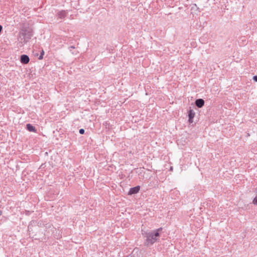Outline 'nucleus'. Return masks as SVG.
Segmentation results:
<instances>
[{
  "label": "nucleus",
  "instance_id": "9d476101",
  "mask_svg": "<svg viewBox=\"0 0 257 257\" xmlns=\"http://www.w3.org/2000/svg\"><path fill=\"white\" fill-rule=\"evenodd\" d=\"M253 203L254 204H257V197H255L253 200Z\"/></svg>",
  "mask_w": 257,
  "mask_h": 257
},
{
  "label": "nucleus",
  "instance_id": "6e6552de",
  "mask_svg": "<svg viewBox=\"0 0 257 257\" xmlns=\"http://www.w3.org/2000/svg\"><path fill=\"white\" fill-rule=\"evenodd\" d=\"M44 55V51L43 50H42L41 51V54H40V55L39 56V60H42L43 58V56Z\"/></svg>",
  "mask_w": 257,
  "mask_h": 257
},
{
  "label": "nucleus",
  "instance_id": "f03ea898",
  "mask_svg": "<svg viewBox=\"0 0 257 257\" xmlns=\"http://www.w3.org/2000/svg\"><path fill=\"white\" fill-rule=\"evenodd\" d=\"M67 15V12L64 10H62V11L58 12V13H57V15H56L58 18L61 19H64V18H65L66 17Z\"/></svg>",
  "mask_w": 257,
  "mask_h": 257
},
{
  "label": "nucleus",
  "instance_id": "ddd939ff",
  "mask_svg": "<svg viewBox=\"0 0 257 257\" xmlns=\"http://www.w3.org/2000/svg\"><path fill=\"white\" fill-rule=\"evenodd\" d=\"M2 29H3L2 26L1 25H0V33L1 32Z\"/></svg>",
  "mask_w": 257,
  "mask_h": 257
},
{
  "label": "nucleus",
  "instance_id": "f257e3e1",
  "mask_svg": "<svg viewBox=\"0 0 257 257\" xmlns=\"http://www.w3.org/2000/svg\"><path fill=\"white\" fill-rule=\"evenodd\" d=\"M162 228H159L153 231H145L142 230V235L146 238L145 244L147 245L153 244L157 241V237L160 236Z\"/></svg>",
  "mask_w": 257,
  "mask_h": 257
},
{
  "label": "nucleus",
  "instance_id": "423d86ee",
  "mask_svg": "<svg viewBox=\"0 0 257 257\" xmlns=\"http://www.w3.org/2000/svg\"><path fill=\"white\" fill-rule=\"evenodd\" d=\"M195 104L198 107L201 108L204 104V100L201 98L197 99L195 101Z\"/></svg>",
  "mask_w": 257,
  "mask_h": 257
},
{
  "label": "nucleus",
  "instance_id": "0eeeda50",
  "mask_svg": "<svg viewBox=\"0 0 257 257\" xmlns=\"http://www.w3.org/2000/svg\"><path fill=\"white\" fill-rule=\"evenodd\" d=\"M26 127L27 130L31 132H36V130L34 126H33L31 124L28 123L26 125Z\"/></svg>",
  "mask_w": 257,
  "mask_h": 257
},
{
  "label": "nucleus",
  "instance_id": "7ed1b4c3",
  "mask_svg": "<svg viewBox=\"0 0 257 257\" xmlns=\"http://www.w3.org/2000/svg\"><path fill=\"white\" fill-rule=\"evenodd\" d=\"M30 61L29 57L27 55H22L21 56V62L23 64H26L29 63Z\"/></svg>",
  "mask_w": 257,
  "mask_h": 257
},
{
  "label": "nucleus",
  "instance_id": "9b49d317",
  "mask_svg": "<svg viewBox=\"0 0 257 257\" xmlns=\"http://www.w3.org/2000/svg\"><path fill=\"white\" fill-rule=\"evenodd\" d=\"M253 80H254L255 82H257V76H254L253 77Z\"/></svg>",
  "mask_w": 257,
  "mask_h": 257
},
{
  "label": "nucleus",
  "instance_id": "f8f14e48",
  "mask_svg": "<svg viewBox=\"0 0 257 257\" xmlns=\"http://www.w3.org/2000/svg\"><path fill=\"white\" fill-rule=\"evenodd\" d=\"M74 48H75V47H74V46H70V47H69V50H70V51H71V50H72V49H74Z\"/></svg>",
  "mask_w": 257,
  "mask_h": 257
},
{
  "label": "nucleus",
  "instance_id": "39448f33",
  "mask_svg": "<svg viewBox=\"0 0 257 257\" xmlns=\"http://www.w3.org/2000/svg\"><path fill=\"white\" fill-rule=\"evenodd\" d=\"M140 188V187L139 186L131 188L130 189L128 194H131V195L134 194H136L139 191Z\"/></svg>",
  "mask_w": 257,
  "mask_h": 257
},
{
  "label": "nucleus",
  "instance_id": "1a4fd4ad",
  "mask_svg": "<svg viewBox=\"0 0 257 257\" xmlns=\"http://www.w3.org/2000/svg\"><path fill=\"white\" fill-rule=\"evenodd\" d=\"M79 132L80 134L82 135L84 133L85 131L83 128H81L79 130Z\"/></svg>",
  "mask_w": 257,
  "mask_h": 257
},
{
  "label": "nucleus",
  "instance_id": "4468645a",
  "mask_svg": "<svg viewBox=\"0 0 257 257\" xmlns=\"http://www.w3.org/2000/svg\"><path fill=\"white\" fill-rule=\"evenodd\" d=\"M2 214V211L0 210V216Z\"/></svg>",
  "mask_w": 257,
  "mask_h": 257
},
{
  "label": "nucleus",
  "instance_id": "20e7f679",
  "mask_svg": "<svg viewBox=\"0 0 257 257\" xmlns=\"http://www.w3.org/2000/svg\"><path fill=\"white\" fill-rule=\"evenodd\" d=\"M195 113L192 109H190L188 113V116H189V123H192L193 122V118H194L195 116Z\"/></svg>",
  "mask_w": 257,
  "mask_h": 257
}]
</instances>
